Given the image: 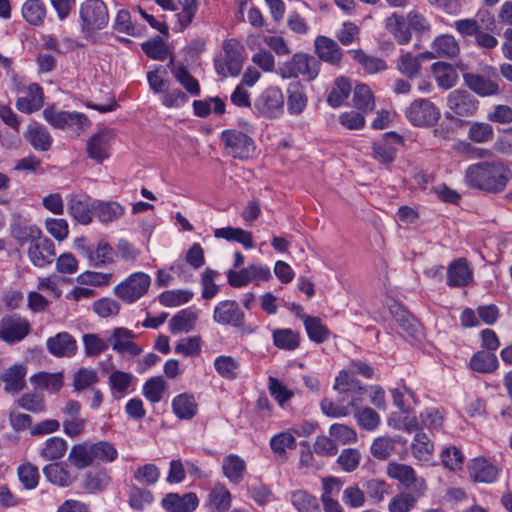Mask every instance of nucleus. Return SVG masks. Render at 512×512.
Listing matches in <instances>:
<instances>
[{"label":"nucleus","mask_w":512,"mask_h":512,"mask_svg":"<svg viewBox=\"0 0 512 512\" xmlns=\"http://www.w3.org/2000/svg\"><path fill=\"white\" fill-rule=\"evenodd\" d=\"M511 179V169L500 160L481 161L468 166L465 171L468 187L493 194L503 192Z\"/></svg>","instance_id":"nucleus-1"},{"label":"nucleus","mask_w":512,"mask_h":512,"mask_svg":"<svg viewBox=\"0 0 512 512\" xmlns=\"http://www.w3.org/2000/svg\"><path fill=\"white\" fill-rule=\"evenodd\" d=\"M80 30L89 38L109 23L108 7L103 0H85L79 8Z\"/></svg>","instance_id":"nucleus-2"},{"label":"nucleus","mask_w":512,"mask_h":512,"mask_svg":"<svg viewBox=\"0 0 512 512\" xmlns=\"http://www.w3.org/2000/svg\"><path fill=\"white\" fill-rule=\"evenodd\" d=\"M220 140L226 153L234 159L248 160L255 154L256 144L253 138L240 130H224L220 134Z\"/></svg>","instance_id":"nucleus-3"},{"label":"nucleus","mask_w":512,"mask_h":512,"mask_svg":"<svg viewBox=\"0 0 512 512\" xmlns=\"http://www.w3.org/2000/svg\"><path fill=\"white\" fill-rule=\"evenodd\" d=\"M255 115L267 119L279 118L284 113V95L278 87H268L253 102Z\"/></svg>","instance_id":"nucleus-4"},{"label":"nucleus","mask_w":512,"mask_h":512,"mask_svg":"<svg viewBox=\"0 0 512 512\" xmlns=\"http://www.w3.org/2000/svg\"><path fill=\"white\" fill-rule=\"evenodd\" d=\"M320 61L312 55L296 53L281 68L283 78H297L303 76L306 80L315 79L320 72Z\"/></svg>","instance_id":"nucleus-5"},{"label":"nucleus","mask_w":512,"mask_h":512,"mask_svg":"<svg viewBox=\"0 0 512 512\" xmlns=\"http://www.w3.org/2000/svg\"><path fill=\"white\" fill-rule=\"evenodd\" d=\"M29 320L18 313L7 314L0 319V340L8 345L23 341L31 332Z\"/></svg>","instance_id":"nucleus-6"},{"label":"nucleus","mask_w":512,"mask_h":512,"mask_svg":"<svg viewBox=\"0 0 512 512\" xmlns=\"http://www.w3.org/2000/svg\"><path fill=\"white\" fill-rule=\"evenodd\" d=\"M150 283L148 274L135 272L114 287V294L126 303H133L147 293Z\"/></svg>","instance_id":"nucleus-7"},{"label":"nucleus","mask_w":512,"mask_h":512,"mask_svg":"<svg viewBox=\"0 0 512 512\" xmlns=\"http://www.w3.org/2000/svg\"><path fill=\"white\" fill-rule=\"evenodd\" d=\"M408 121L417 127L433 126L440 118V111L428 99H416L405 112Z\"/></svg>","instance_id":"nucleus-8"},{"label":"nucleus","mask_w":512,"mask_h":512,"mask_svg":"<svg viewBox=\"0 0 512 512\" xmlns=\"http://www.w3.org/2000/svg\"><path fill=\"white\" fill-rule=\"evenodd\" d=\"M213 321L219 325L240 329L245 324V313L237 301L222 300L214 308Z\"/></svg>","instance_id":"nucleus-9"},{"label":"nucleus","mask_w":512,"mask_h":512,"mask_svg":"<svg viewBox=\"0 0 512 512\" xmlns=\"http://www.w3.org/2000/svg\"><path fill=\"white\" fill-rule=\"evenodd\" d=\"M115 134L112 129L104 128L93 134L86 144L88 158L102 164L111 155V144Z\"/></svg>","instance_id":"nucleus-10"},{"label":"nucleus","mask_w":512,"mask_h":512,"mask_svg":"<svg viewBox=\"0 0 512 512\" xmlns=\"http://www.w3.org/2000/svg\"><path fill=\"white\" fill-rule=\"evenodd\" d=\"M271 278L270 269L262 264H251L239 271L227 272L228 284L234 288L246 286L251 282H265Z\"/></svg>","instance_id":"nucleus-11"},{"label":"nucleus","mask_w":512,"mask_h":512,"mask_svg":"<svg viewBox=\"0 0 512 512\" xmlns=\"http://www.w3.org/2000/svg\"><path fill=\"white\" fill-rule=\"evenodd\" d=\"M95 203L86 194H70L67 196V210L69 215L79 224L88 225L95 215Z\"/></svg>","instance_id":"nucleus-12"},{"label":"nucleus","mask_w":512,"mask_h":512,"mask_svg":"<svg viewBox=\"0 0 512 512\" xmlns=\"http://www.w3.org/2000/svg\"><path fill=\"white\" fill-rule=\"evenodd\" d=\"M80 253L95 267L113 264L116 256L113 247L103 239L93 245L81 246Z\"/></svg>","instance_id":"nucleus-13"},{"label":"nucleus","mask_w":512,"mask_h":512,"mask_svg":"<svg viewBox=\"0 0 512 512\" xmlns=\"http://www.w3.org/2000/svg\"><path fill=\"white\" fill-rule=\"evenodd\" d=\"M448 108L457 116H472L478 109V100L470 92L457 89L449 93L447 97Z\"/></svg>","instance_id":"nucleus-14"},{"label":"nucleus","mask_w":512,"mask_h":512,"mask_svg":"<svg viewBox=\"0 0 512 512\" xmlns=\"http://www.w3.org/2000/svg\"><path fill=\"white\" fill-rule=\"evenodd\" d=\"M27 366L24 363H15L5 369L0 380L4 383L6 394L15 395L22 391L26 386Z\"/></svg>","instance_id":"nucleus-15"},{"label":"nucleus","mask_w":512,"mask_h":512,"mask_svg":"<svg viewBox=\"0 0 512 512\" xmlns=\"http://www.w3.org/2000/svg\"><path fill=\"white\" fill-rule=\"evenodd\" d=\"M314 46L319 60L332 66H339L341 64L343 51L335 40L319 35L314 40Z\"/></svg>","instance_id":"nucleus-16"},{"label":"nucleus","mask_w":512,"mask_h":512,"mask_svg":"<svg viewBox=\"0 0 512 512\" xmlns=\"http://www.w3.org/2000/svg\"><path fill=\"white\" fill-rule=\"evenodd\" d=\"M386 472L390 478L397 480L409 490L417 489V485L420 482H422L424 486H427L426 481L422 477H418L415 470L410 465L390 462L387 465Z\"/></svg>","instance_id":"nucleus-17"},{"label":"nucleus","mask_w":512,"mask_h":512,"mask_svg":"<svg viewBox=\"0 0 512 512\" xmlns=\"http://www.w3.org/2000/svg\"><path fill=\"white\" fill-rule=\"evenodd\" d=\"M162 508L166 512H193L199 505V499L193 492L168 493L161 501Z\"/></svg>","instance_id":"nucleus-18"},{"label":"nucleus","mask_w":512,"mask_h":512,"mask_svg":"<svg viewBox=\"0 0 512 512\" xmlns=\"http://www.w3.org/2000/svg\"><path fill=\"white\" fill-rule=\"evenodd\" d=\"M46 348L54 357H73L77 352V342L68 332H59L46 340Z\"/></svg>","instance_id":"nucleus-19"},{"label":"nucleus","mask_w":512,"mask_h":512,"mask_svg":"<svg viewBox=\"0 0 512 512\" xmlns=\"http://www.w3.org/2000/svg\"><path fill=\"white\" fill-rule=\"evenodd\" d=\"M427 486L422 482L417 485V489L402 492L394 496L389 504V512H409L417 505L418 501L425 495Z\"/></svg>","instance_id":"nucleus-20"},{"label":"nucleus","mask_w":512,"mask_h":512,"mask_svg":"<svg viewBox=\"0 0 512 512\" xmlns=\"http://www.w3.org/2000/svg\"><path fill=\"white\" fill-rule=\"evenodd\" d=\"M55 255L54 243L47 237H43L41 240L31 244L28 249V257L36 267H45L51 264Z\"/></svg>","instance_id":"nucleus-21"},{"label":"nucleus","mask_w":512,"mask_h":512,"mask_svg":"<svg viewBox=\"0 0 512 512\" xmlns=\"http://www.w3.org/2000/svg\"><path fill=\"white\" fill-rule=\"evenodd\" d=\"M470 478L475 482L492 483L498 477V468L484 457H477L468 464Z\"/></svg>","instance_id":"nucleus-22"},{"label":"nucleus","mask_w":512,"mask_h":512,"mask_svg":"<svg viewBox=\"0 0 512 512\" xmlns=\"http://www.w3.org/2000/svg\"><path fill=\"white\" fill-rule=\"evenodd\" d=\"M222 48L226 69L231 76H238L242 69V45L236 39H227L223 41Z\"/></svg>","instance_id":"nucleus-23"},{"label":"nucleus","mask_w":512,"mask_h":512,"mask_svg":"<svg viewBox=\"0 0 512 512\" xmlns=\"http://www.w3.org/2000/svg\"><path fill=\"white\" fill-rule=\"evenodd\" d=\"M472 280V270L467 260L460 258L451 262L447 268V284L450 287H464Z\"/></svg>","instance_id":"nucleus-24"},{"label":"nucleus","mask_w":512,"mask_h":512,"mask_svg":"<svg viewBox=\"0 0 512 512\" xmlns=\"http://www.w3.org/2000/svg\"><path fill=\"white\" fill-rule=\"evenodd\" d=\"M463 80L470 90L481 97L493 96L499 93V85L482 75L464 73Z\"/></svg>","instance_id":"nucleus-25"},{"label":"nucleus","mask_w":512,"mask_h":512,"mask_svg":"<svg viewBox=\"0 0 512 512\" xmlns=\"http://www.w3.org/2000/svg\"><path fill=\"white\" fill-rule=\"evenodd\" d=\"M133 331L127 328H115L112 334V348L119 354L128 353L131 356H138L142 349L130 339L134 338Z\"/></svg>","instance_id":"nucleus-26"},{"label":"nucleus","mask_w":512,"mask_h":512,"mask_svg":"<svg viewBox=\"0 0 512 512\" xmlns=\"http://www.w3.org/2000/svg\"><path fill=\"white\" fill-rule=\"evenodd\" d=\"M44 102L42 87L37 83H32L28 87L27 95L17 100L16 106L18 110L24 113H32L38 111Z\"/></svg>","instance_id":"nucleus-27"},{"label":"nucleus","mask_w":512,"mask_h":512,"mask_svg":"<svg viewBox=\"0 0 512 512\" xmlns=\"http://www.w3.org/2000/svg\"><path fill=\"white\" fill-rule=\"evenodd\" d=\"M43 474L50 483L60 487H68L75 480V477L71 475L68 470L67 465L59 462L44 466Z\"/></svg>","instance_id":"nucleus-28"},{"label":"nucleus","mask_w":512,"mask_h":512,"mask_svg":"<svg viewBox=\"0 0 512 512\" xmlns=\"http://www.w3.org/2000/svg\"><path fill=\"white\" fill-rule=\"evenodd\" d=\"M198 319V313L193 308H185L177 312L169 321L172 334L192 331Z\"/></svg>","instance_id":"nucleus-29"},{"label":"nucleus","mask_w":512,"mask_h":512,"mask_svg":"<svg viewBox=\"0 0 512 512\" xmlns=\"http://www.w3.org/2000/svg\"><path fill=\"white\" fill-rule=\"evenodd\" d=\"M232 496L227 487L216 483L208 494V505L212 512H226L231 507Z\"/></svg>","instance_id":"nucleus-30"},{"label":"nucleus","mask_w":512,"mask_h":512,"mask_svg":"<svg viewBox=\"0 0 512 512\" xmlns=\"http://www.w3.org/2000/svg\"><path fill=\"white\" fill-rule=\"evenodd\" d=\"M172 410L177 418L190 420L197 414L198 406L193 395L182 393L173 398Z\"/></svg>","instance_id":"nucleus-31"},{"label":"nucleus","mask_w":512,"mask_h":512,"mask_svg":"<svg viewBox=\"0 0 512 512\" xmlns=\"http://www.w3.org/2000/svg\"><path fill=\"white\" fill-rule=\"evenodd\" d=\"M287 109L290 114H301L307 105L304 86L299 81L291 82L287 88Z\"/></svg>","instance_id":"nucleus-32"},{"label":"nucleus","mask_w":512,"mask_h":512,"mask_svg":"<svg viewBox=\"0 0 512 512\" xmlns=\"http://www.w3.org/2000/svg\"><path fill=\"white\" fill-rule=\"evenodd\" d=\"M223 474L233 484H239L244 479L246 463L238 455L229 454L223 459Z\"/></svg>","instance_id":"nucleus-33"},{"label":"nucleus","mask_w":512,"mask_h":512,"mask_svg":"<svg viewBox=\"0 0 512 512\" xmlns=\"http://www.w3.org/2000/svg\"><path fill=\"white\" fill-rule=\"evenodd\" d=\"M15 405L34 414H42L47 411L45 396L36 391L22 394L16 399Z\"/></svg>","instance_id":"nucleus-34"},{"label":"nucleus","mask_w":512,"mask_h":512,"mask_svg":"<svg viewBox=\"0 0 512 512\" xmlns=\"http://www.w3.org/2000/svg\"><path fill=\"white\" fill-rule=\"evenodd\" d=\"M95 216L102 223H110L121 218L125 208L116 201H96Z\"/></svg>","instance_id":"nucleus-35"},{"label":"nucleus","mask_w":512,"mask_h":512,"mask_svg":"<svg viewBox=\"0 0 512 512\" xmlns=\"http://www.w3.org/2000/svg\"><path fill=\"white\" fill-rule=\"evenodd\" d=\"M385 27L400 45L410 42L412 35L410 29L406 26L403 16L393 13L386 18Z\"/></svg>","instance_id":"nucleus-36"},{"label":"nucleus","mask_w":512,"mask_h":512,"mask_svg":"<svg viewBox=\"0 0 512 512\" xmlns=\"http://www.w3.org/2000/svg\"><path fill=\"white\" fill-rule=\"evenodd\" d=\"M432 72L434 74L437 85L442 89H450L457 83L458 74L455 68L449 63H434L432 65Z\"/></svg>","instance_id":"nucleus-37"},{"label":"nucleus","mask_w":512,"mask_h":512,"mask_svg":"<svg viewBox=\"0 0 512 512\" xmlns=\"http://www.w3.org/2000/svg\"><path fill=\"white\" fill-rule=\"evenodd\" d=\"M11 234L13 238L21 245L25 243L34 244L41 240L42 231L37 225H30L22 222H17L11 226Z\"/></svg>","instance_id":"nucleus-38"},{"label":"nucleus","mask_w":512,"mask_h":512,"mask_svg":"<svg viewBox=\"0 0 512 512\" xmlns=\"http://www.w3.org/2000/svg\"><path fill=\"white\" fill-rule=\"evenodd\" d=\"M469 366L473 371L479 373H493L497 370L499 362L494 353L481 350L473 354Z\"/></svg>","instance_id":"nucleus-39"},{"label":"nucleus","mask_w":512,"mask_h":512,"mask_svg":"<svg viewBox=\"0 0 512 512\" xmlns=\"http://www.w3.org/2000/svg\"><path fill=\"white\" fill-rule=\"evenodd\" d=\"M216 238H223L227 241H235L244 246L246 249L254 247L252 233L241 228L224 227L214 230Z\"/></svg>","instance_id":"nucleus-40"},{"label":"nucleus","mask_w":512,"mask_h":512,"mask_svg":"<svg viewBox=\"0 0 512 512\" xmlns=\"http://www.w3.org/2000/svg\"><path fill=\"white\" fill-rule=\"evenodd\" d=\"M30 382L50 393H57L63 386V376L60 373L39 372L30 377Z\"/></svg>","instance_id":"nucleus-41"},{"label":"nucleus","mask_w":512,"mask_h":512,"mask_svg":"<svg viewBox=\"0 0 512 512\" xmlns=\"http://www.w3.org/2000/svg\"><path fill=\"white\" fill-rule=\"evenodd\" d=\"M351 93V83L346 77L340 76L335 79L334 86L327 96V103L333 107H340Z\"/></svg>","instance_id":"nucleus-42"},{"label":"nucleus","mask_w":512,"mask_h":512,"mask_svg":"<svg viewBox=\"0 0 512 512\" xmlns=\"http://www.w3.org/2000/svg\"><path fill=\"white\" fill-rule=\"evenodd\" d=\"M22 15L30 25L39 26L46 17V6L42 0H27L22 6Z\"/></svg>","instance_id":"nucleus-43"},{"label":"nucleus","mask_w":512,"mask_h":512,"mask_svg":"<svg viewBox=\"0 0 512 512\" xmlns=\"http://www.w3.org/2000/svg\"><path fill=\"white\" fill-rule=\"evenodd\" d=\"M68 448L66 440L61 437H50L40 450V456L46 461H56L61 459Z\"/></svg>","instance_id":"nucleus-44"},{"label":"nucleus","mask_w":512,"mask_h":512,"mask_svg":"<svg viewBox=\"0 0 512 512\" xmlns=\"http://www.w3.org/2000/svg\"><path fill=\"white\" fill-rule=\"evenodd\" d=\"M467 137L476 144L488 143L494 138V128L488 122L474 121L469 123Z\"/></svg>","instance_id":"nucleus-45"},{"label":"nucleus","mask_w":512,"mask_h":512,"mask_svg":"<svg viewBox=\"0 0 512 512\" xmlns=\"http://www.w3.org/2000/svg\"><path fill=\"white\" fill-rule=\"evenodd\" d=\"M68 460L78 469L90 466L94 462L91 444L74 445L70 450Z\"/></svg>","instance_id":"nucleus-46"},{"label":"nucleus","mask_w":512,"mask_h":512,"mask_svg":"<svg viewBox=\"0 0 512 512\" xmlns=\"http://www.w3.org/2000/svg\"><path fill=\"white\" fill-rule=\"evenodd\" d=\"M375 108L374 96L371 89L365 84H357L354 87V109L367 114Z\"/></svg>","instance_id":"nucleus-47"},{"label":"nucleus","mask_w":512,"mask_h":512,"mask_svg":"<svg viewBox=\"0 0 512 512\" xmlns=\"http://www.w3.org/2000/svg\"><path fill=\"white\" fill-rule=\"evenodd\" d=\"M350 406H352V400H346L340 396H338L336 401L324 398L320 402V408L323 414L331 418L347 416Z\"/></svg>","instance_id":"nucleus-48"},{"label":"nucleus","mask_w":512,"mask_h":512,"mask_svg":"<svg viewBox=\"0 0 512 512\" xmlns=\"http://www.w3.org/2000/svg\"><path fill=\"white\" fill-rule=\"evenodd\" d=\"M175 80L184 87L192 96H198L201 92L198 80L188 71L184 65H179L171 69Z\"/></svg>","instance_id":"nucleus-49"},{"label":"nucleus","mask_w":512,"mask_h":512,"mask_svg":"<svg viewBox=\"0 0 512 512\" xmlns=\"http://www.w3.org/2000/svg\"><path fill=\"white\" fill-rule=\"evenodd\" d=\"M111 478L105 470H90L86 473L83 488L89 493L103 491L110 484Z\"/></svg>","instance_id":"nucleus-50"},{"label":"nucleus","mask_w":512,"mask_h":512,"mask_svg":"<svg viewBox=\"0 0 512 512\" xmlns=\"http://www.w3.org/2000/svg\"><path fill=\"white\" fill-rule=\"evenodd\" d=\"M291 503L298 512H320L318 499L305 490L292 492Z\"/></svg>","instance_id":"nucleus-51"},{"label":"nucleus","mask_w":512,"mask_h":512,"mask_svg":"<svg viewBox=\"0 0 512 512\" xmlns=\"http://www.w3.org/2000/svg\"><path fill=\"white\" fill-rule=\"evenodd\" d=\"M390 310L404 332L412 337L418 334L420 325L407 310L398 305L392 306Z\"/></svg>","instance_id":"nucleus-52"},{"label":"nucleus","mask_w":512,"mask_h":512,"mask_svg":"<svg viewBox=\"0 0 512 512\" xmlns=\"http://www.w3.org/2000/svg\"><path fill=\"white\" fill-rule=\"evenodd\" d=\"M432 49L437 52L439 58H453L459 53V45L451 35H441L435 38Z\"/></svg>","instance_id":"nucleus-53"},{"label":"nucleus","mask_w":512,"mask_h":512,"mask_svg":"<svg viewBox=\"0 0 512 512\" xmlns=\"http://www.w3.org/2000/svg\"><path fill=\"white\" fill-rule=\"evenodd\" d=\"M369 391V398L372 405L378 409H385V391L381 386H370L369 389L360 385L359 381L354 379V400H361V396Z\"/></svg>","instance_id":"nucleus-54"},{"label":"nucleus","mask_w":512,"mask_h":512,"mask_svg":"<svg viewBox=\"0 0 512 512\" xmlns=\"http://www.w3.org/2000/svg\"><path fill=\"white\" fill-rule=\"evenodd\" d=\"M194 296L189 289L167 290L159 295V302L165 307H177L188 303Z\"/></svg>","instance_id":"nucleus-55"},{"label":"nucleus","mask_w":512,"mask_h":512,"mask_svg":"<svg viewBox=\"0 0 512 512\" xmlns=\"http://www.w3.org/2000/svg\"><path fill=\"white\" fill-rule=\"evenodd\" d=\"M113 29L133 37L140 36L142 31L141 27L133 24L131 14L126 9H121L117 12L113 22Z\"/></svg>","instance_id":"nucleus-56"},{"label":"nucleus","mask_w":512,"mask_h":512,"mask_svg":"<svg viewBox=\"0 0 512 512\" xmlns=\"http://www.w3.org/2000/svg\"><path fill=\"white\" fill-rule=\"evenodd\" d=\"M27 140L38 151H48L52 145L50 133L41 126L31 127L27 134Z\"/></svg>","instance_id":"nucleus-57"},{"label":"nucleus","mask_w":512,"mask_h":512,"mask_svg":"<svg viewBox=\"0 0 512 512\" xmlns=\"http://www.w3.org/2000/svg\"><path fill=\"white\" fill-rule=\"evenodd\" d=\"M128 497L130 507L139 511L144 510L154 500L153 494L150 490L140 488L136 485H131L129 487Z\"/></svg>","instance_id":"nucleus-58"},{"label":"nucleus","mask_w":512,"mask_h":512,"mask_svg":"<svg viewBox=\"0 0 512 512\" xmlns=\"http://www.w3.org/2000/svg\"><path fill=\"white\" fill-rule=\"evenodd\" d=\"M397 69L407 78H416L421 70L419 57L410 52L402 53L397 61Z\"/></svg>","instance_id":"nucleus-59"},{"label":"nucleus","mask_w":512,"mask_h":512,"mask_svg":"<svg viewBox=\"0 0 512 512\" xmlns=\"http://www.w3.org/2000/svg\"><path fill=\"white\" fill-rule=\"evenodd\" d=\"M273 343L280 349L295 350L300 344L299 334L291 329H276L273 332Z\"/></svg>","instance_id":"nucleus-60"},{"label":"nucleus","mask_w":512,"mask_h":512,"mask_svg":"<svg viewBox=\"0 0 512 512\" xmlns=\"http://www.w3.org/2000/svg\"><path fill=\"white\" fill-rule=\"evenodd\" d=\"M141 49L147 55V57L163 61L168 55V48L160 36L145 41L141 44Z\"/></svg>","instance_id":"nucleus-61"},{"label":"nucleus","mask_w":512,"mask_h":512,"mask_svg":"<svg viewBox=\"0 0 512 512\" xmlns=\"http://www.w3.org/2000/svg\"><path fill=\"white\" fill-rule=\"evenodd\" d=\"M165 388L166 384L161 376L152 377L144 383L143 395L151 403H158L162 399Z\"/></svg>","instance_id":"nucleus-62"},{"label":"nucleus","mask_w":512,"mask_h":512,"mask_svg":"<svg viewBox=\"0 0 512 512\" xmlns=\"http://www.w3.org/2000/svg\"><path fill=\"white\" fill-rule=\"evenodd\" d=\"M94 461L105 463L113 462L118 457V451L115 446L108 441H98L91 444Z\"/></svg>","instance_id":"nucleus-63"},{"label":"nucleus","mask_w":512,"mask_h":512,"mask_svg":"<svg viewBox=\"0 0 512 512\" xmlns=\"http://www.w3.org/2000/svg\"><path fill=\"white\" fill-rule=\"evenodd\" d=\"M214 367L221 377L233 380L237 377L239 364L231 356L221 355L215 358Z\"/></svg>","instance_id":"nucleus-64"}]
</instances>
